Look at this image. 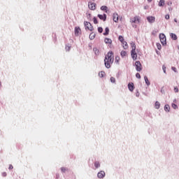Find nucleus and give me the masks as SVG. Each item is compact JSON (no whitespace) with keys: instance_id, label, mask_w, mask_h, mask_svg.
<instances>
[{"instance_id":"nucleus-49","label":"nucleus","mask_w":179,"mask_h":179,"mask_svg":"<svg viewBox=\"0 0 179 179\" xmlns=\"http://www.w3.org/2000/svg\"><path fill=\"white\" fill-rule=\"evenodd\" d=\"M0 87H1V83H0Z\"/></svg>"},{"instance_id":"nucleus-1","label":"nucleus","mask_w":179,"mask_h":179,"mask_svg":"<svg viewBox=\"0 0 179 179\" xmlns=\"http://www.w3.org/2000/svg\"><path fill=\"white\" fill-rule=\"evenodd\" d=\"M113 62H114V53L113 52H108L104 59L106 68L110 69L111 65H113Z\"/></svg>"},{"instance_id":"nucleus-11","label":"nucleus","mask_w":179,"mask_h":179,"mask_svg":"<svg viewBox=\"0 0 179 179\" xmlns=\"http://www.w3.org/2000/svg\"><path fill=\"white\" fill-rule=\"evenodd\" d=\"M97 176L99 178H104V177H106V172H104L103 171H101L98 173Z\"/></svg>"},{"instance_id":"nucleus-20","label":"nucleus","mask_w":179,"mask_h":179,"mask_svg":"<svg viewBox=\"0 0 179 179\" xmlns=\"http://www.w3.org/2000/svg\"><path fill=\"white\" fill-rule=\"evenodd\" d=\"M170 36H171L172 40H177V35H176V34L171 33Z\"/></svg>"},{"instance_id":"nucleus-22","label":"nucleus","mask_w":179,"mask_h":179,"mask_svg":"<svg viewBox=\"0 0 179 179\" xmlns=\"http://www.w3.org/2000/svg\"><path fill=\"white\" fill-rule=\"evenodd\" d=\"M99 78H104V76H106V72H104V71L99 72Z\"/></svg>"},{"instance_id":"nucleus-38","label":"nucleus","mask_w":179,"mask_h":179,"mask_svg":"<svg viewBox=\"0 0 179 179\" xmlns=\"http://www.w3.org/2000/svg\"><path fill=\"white\" fill-rule=\"evenodd\" d=\"M171 69H172V71H173V72H177V69L176 67L172 66Z\"/></svg>"},{"instance_id":"nucleus-27","label":"nucleus","mask_w":179,"mask_h":179,"mask_svg":"<svg viewBox=\"0 0 179 179\" xmlns=\"http://www.w3.org/2000/svg\"><path fill=\"white\" fill-rule=\"evenodd\" d=\"M118 40H119V41H120V43H124V41H125L124 40V36H119Z\"/></svg>"},{"instance_id":"nucleus-42","label":"nucleus","mask_w":179,"mask_h":179,"mask_svg":"<svg viewBox=\"0 0 179 179\" xmlns=\"http://www.w3.org/2000/svg\"><path fill=\"white\" fill-rule=\"evenodd\" d=\"M7 175H8V174L6 173V172H3V173H2L3 177H6Z\"/></svg>"},{"instance_id":"nucleus-19","label":"nucleus","mask_w":179,"mask_h":179,"mask_svg":"<svg viewBox=\"0 0 179 179\" xmlns=\"http://www.w3.org/2000/svg\"><path fill=\"white\" fill-rule=\"evenodd\" d=\"M108 33H110V29H108V27H106L105 29V32L103 33V36H108Z\"/></svg>"},{"instance_id":"nucleus-46","label":"nucleus","mask_w":179,"mask_h":179,"mask_svg":"<svg viewBox=\"0 0 179 179\" xmlns=\"http://www.w3.org/2000/svg\"><path fill=\"white\" fill-rule=\"evenodd\" d=\"M148 2H152V0H148Z\"/></svg>"},{"instance_id":"nucleus-12","label":"nucleus","mask_w":179,"mask_h":179,"mask_svg":"<svg viewBox=\"0 0 179 179\" xmlns=\"http://www.w3.org/2000/svg\"><path fill=\"white\" fill-rule=\"evenodd\" d=\"M98 17H99V19L101 20H103V22H106V19H107V15L103 14V15H98Z\"/></svg>"},{"instance_id":"nucleus-28","label":"nucleus","mask_w":179,"mask_h":179,"mask_svg":"<svg viewBox=\"0 0 179 179\" xmlns=\"http://www.w3.org/2000/svg\"><path fill=\"white\" fill-rule=\"evenodd\" d=\"M164 110H165V111H170V106L165 105Z\"/></svg>"},{"instance_id":"nucleus-23","label":"nucleus","mask_w":179,"mask_h":179,"mask_svg":"<svg viewBox=\"0 0 179 179\" xmlns=\"http://www.w3.org/2000/svg\"><path fill=\"white\" fill-rule=\"evenodd\" d=\"M164 4H165L164 0H160L158 3V6H164Z\"/></svg>"},{"instance_id":"nucleus-47","label":"nucleus","mask_w":179,"mask_h":179,"mask_svg":"<svg viewBox=\"0 0 179 179\" xmlns=\"http://www.w3.org/2000/svg\"><path fill=\"white\" fill-rule=\"evenodd\" d=\"M133 27H136V25H133Z\"/></svg>"},{"instance_id":"nucleus-10","label":"nucleus","mask_w":179,"mask_h":179,"mask_svg":"<svg viewBox=\"0 0 179 179\" xmlns=\"http://www.w3.org/2000/svg\"><path fill=\"white\" fill-rule=\"evenodd\" d=\"M88 7H89V9H90L91 10H96V3H89Z\"/></svg>"},{"instance_id":"nucleus-9","label":"nucleus","mask_w":179,"mask_h":179,"mask_svg":"<svg viewBox=\"0 0 179 179\" xmlns=\"http://www.w3.org/2000/svg\"><path fill=\"white\" fill-rule=\"evenodd\" d=\"M128 89L130 92H134V89H135V85H134L133 83H129L128 84Z\"/></svg>"},{"instance_id":"nucleus-35","label":"nucleus","mask_w":179,"mask_h":179,"mask_svg":"<svg viewBox=\"0 0 179 179\" xmlns=\"http://www.w3.org/2000/svg\"><path fill=\"white\" fill-rule=\"evenodd\" d=\"M98 31H99V33H103V28L102 27H98Z\"/></svg>"},{"instance_id":"nucleus-37","label":"nucleus","mask_w":179,"mask_h":179,"mask_svg":"<svg viewBox=\"0 0 179 179\" xmlns=\"http://www.w3.org/2000/svg\"><path fill=\"white\" fill-rule=\"evenodd\" d=\"M66 51H71V46H66Z\"/></svg>"},{"instance_id":"nucleus-48","label":"nucleus","mask_w":179,"mask_h":179,"mask_svg":"<svg viewBox=\"0 0 179 179\" xmlns=\"http://www.w3.org/2000/svg\"><path fill=\"white\" fill-rule=\"evenodd\" d=\"M157 54H159V51L157 50Z\"/></svg>"},{"instance_id":"nucleus-41","label":"nucleus","mask_w":179,"mask_h":179,"mask_svg":"<svg viewBox=\"0 0 179 179\" xmlns=\"http://www.w3.org/2000/svg\"><path fill=\"white\" fill-rule=\"evenodd\" d=\"M174 92H175V93H178V87H175L174 88Z\"/></svg>"},{"instance_id":"nucleus-16","label":"nucleus","mask_w":179,"mask_h":179,"mask_svg":"<svg viewBox=\"0 0 179 179\" xmlns=\"http://www.w3.org/2000/svg\"><path fill=\"white\" fill-rule=\"evenodd\" d=\"M104 42L106 43V44H111V43H113V41L110 38H106L104 39Z\"/></svg>"},{"instance_id":"nucleus-44","label":"nucleus","mask_w":179,"mask_h":179,"mask_svg":"<svg viewBox=\"0 0 179 179\" xmlns=\"http://www.w3.org/2000/svg\"><path fill=\"white\" fill-rule=\"evenodd\" d=\"M172 107H173V108H176L177 107V105H176V103H173V104H172Z\"/></svg>"},{"instance_id":"nucleus-4","label":"nucleus","mask_w":179,"mask_h":179,"mask_svg":"<svg viewBox=\"0 0 179 179\" xmlns=\"http://www.w3.org/2000/svg\"><path fill=\"white\" fill-rule=\"evenodd\" d=\"M159 40L162 45H166V44H167L166 35L164 34H159Z\"/></svg>"},{"instance_id":"nucleus-17","label":"nucleus","mask_w":179,"mask_h":179,"mask_svg":"<svg viewBox=\"0 0 179 179\" xmlns=\"http://www.w3.org/2000/svg\"><path fill=\"white\" fill-rule=\"evenodd\" d=\"M120 55L122 58H124V57H127V51L125 50H122L120 52Z\"/></svg>"},{"instance_id":"nucleus-43","label":"nucleus","mask_w":179,"mask_h":179,"mask_svg":"<svg viewBox=\"0 0 179 179\" xmlns=\"http://www.w3.org/2000/svg\"><path fill=\"white\" fill-rule=\"evenodd\" d=\"M162 69H163L164 72L166 73V67H165V66H162Z\"/></svg>"},{"instance_id":"nucleus-30","label":"nucleus","mask_w":179,"mask_h":179,"mask_svg":"<svg viewBox=\"0 0 179 179\" xmlns=\"http://www.w3.org/2000/svg\"><path fill=\"white\" fill-rule=\"evenodd\" d=\"M156 45L158 50H162V45L159 43H157Z\"/></svg>"},{"instance_id":"nucleus-7","label":"nucleus","mask_w":179,"mask_h":179,"mask_svg":"<svg viewBox=\"0 0 179 179\" xmlns=\"http://www.w3.org/2000/svg\"><path fill=\"white\" fill-rule=\"evenodd\" d=\"M147 20H148V22H149V23H155V22L156 20V17H155L153 16H148V17H147Z\"/></svg>"},{"instance_id":"nucleus-24","label":"nucleus","mask_w":179,"mask_h":179,"mask_svg":"<svg viewBox=\"0 0 179 179\" xmlns=\"http://www.w3.org/2000/svg\"><path fill=\"white\" fill-rule=\"evenodd\" d=\"M96 37V34H94V33H91L90 34V40H94V38Z\"/></svg>"},{"instance_id":"nucleus-39","label":"nucleus","mask_w":179,"mask_h":179,"mask_svg":"<svg viewBox=\"0 0 179 179\" xmlns=\"http://www.w3.org/2000/svg\"><path fill=\"white\" fill-rule=\"evenodd\" d=\"M8 169L9 170H13V166L12 164H10L9 167H8Z\"/></svg>"},{"instance_id":"nucleus-5","label":"nucleus","mask_w":179,"mask_h":179,"mask_svg":"<svg viewBox=\"0 0 179 179\" xmlns=\"http://www.w3.org/2000/svg\"><path fill=\"white\" fill-rule=\"evenodd\" d=\"M135 66H136V70L138 72H141V71H142V64H141V62L139 61L136 62Z\"/></svg>"},{"instance_id":"nucleus-31","label":"nucleus","mask_w":179,"mask_h":179,"mask_svg":"<svg viewBox=\"0 0 179 179\" xmlns=\"http://www.w3.org/2000/svg\"><path fill=\"white\" fill-rule=\"evenodd\" d=\"M115 62H116V64H120V57L119 56H117L115 57Z\"/></svg>"},{"instance_id":"nucleus-14","label":"nucleus","mask_w":179,"mask_h":179,"mask_svg":"<svg viewBox=\"0 0 179 179\" xmlns=\"http://www.w3.org/2000/svg\"><path fill=\"white\" fill-rule=\"evenodd\" d=\"M113 21H115V22H118V14L115 13H113Z\"/></svg>"},{"instance_id":"nucleus-6","label":"nucleus","mask_w":179,"mask_h":179,"mask_svg":"<svg viewBox=\"0 0 179 179\" xmlns=\"http://www.w3.org/2000/svg\"><path fill=\"white\" fill-rule=\"evenodd\" d=\"M131 55L134 61H136L138 59V53H136V50L131 51Z\"/></svg>"},{"instance_id":"nucleus-21","label":"nucleus","mask_w":179,"mask_h":179,"mask_svg":"<svg viewBox=\"0 0 179 179\" xmlns=\"http://www.w3.org/2000/svg\"><path fill=\"white\" fill-rule=\"evenodd\" d=\"M93 51L94 52L96 55H99V54H100V51L99 50V49H97V48H94Z\"/></svg>"},{"instance_id":"nucleus-2","label":"nucleus","mask_w":179,"mask_h":179,"mask_svg":"<svg viewBox=\"0 0 179 179\" xmlns=\"http://www.w3.org/2000/svg\"><path fill=\"white\" fill-rule=\"evenodd\" d=\"M141 22V17H139V16L136 15L134 17H131L130 19V23L134 24L135 23L136 24H139V23Z\"/></svg>"},{"instance_id":"nucleus-26","label":"nucleus","mask_w":179,"mask_h":179,"mask_svg":"<svg viewBox=\"0 0 179 179\" xmlns=\"http://www.w3.org/2000/svg\"><path fill=\"white\" fill-rule=\"evenodd\" d=\"M155 108H157V110H159V108H160V102L159 101L155 102Z\"/></svg>"},{"instance_id":"nucleus-50","label":"nucleus","mask_w":179,"mask_h":179,"mask_svg":"<svg viewBox=\"0 0 179 179\" xmlns=\"http://www.w3.org/2000/svg\"><path fill=\"white\" fill-rule=\"evenodd\" d=\"M136 96H138V94H136Z\"/></svg>"},{"instance_id":"nucleus-32","label":"nucleus","mask_w":179,"mask_h":179,"mask_svg":"<svg viewBox=\"0 0 179 179\" xmlns=\"http://www.w3.org/2000/svg\"><path fill=\"white\" fill-rule=\"evenodd\" d=\"M61 170H62V173H65V172L68 170V169H66V168H65V167H62V168H61Z\"/></svg>"},{"instance_id":"nucleus-25","label":"nucleus","mask_w":179,"mask_h":179,"mask_svg":"<svg viewBox=\"0 0 179 179\" xmlns=\"http://www.w3.org/2000/svg\"><path fill=\"white\" fill-rule=\"evenodd\" d=\"M107 9H108V8L107 7V6H102L101 7V10H105L106 13H107Z\"/></svg>"},{"instance_id":"nucleus-3","label":"nucleus","mask_w":179,"mask_h":179,"mask_svg":"<svg viewBox=\"0 0 179 179\" xmlns=\"http://www.w3.org/2000/svg\"><path fill=\"white\" fill-rule=\"evenodd\" d=\"M84 26L85 27V30H90V31H93V30H94L93 25L87 21L84 22Z\"/></svg>"},{"instance_id":"nucleus-40","label":"nucleus","mask_w":179,"mask_h":179,"mask_svg":"<svg viewBox=\"0 0 179 179\" xmlns=\"http://www.w3.org/2000/svg\"><path fill=\"white\" fill-rule=\"evenodd\" d=\"M165 19H166V20H169V19H170V15H165Z\"/></svg>"},{"instance_id":"nucleus-18","label":"nucleus","mask_w":179,"mask_h":179,"mask_svg":"<svg viewBox=\"0 0 179 179\" xmlns=\"http://www.w3.org/2000/svg\"><path fill=\"white\" fill-rule=\"evenodd\" d=\"M144 80L148 86L150 85V82L149 81L148 76H144Z\"/></svg>"},{"instance_id":"nucleus-29","label":"nucleus","mask_w":179,"mask_h":179,"mask_svg":"<svg viewBox=\"0 0 179 179\" xmlns=\"http://www.w3.org/2000/svg\"><path fill=\"white\" fill-rule=\"evenodd\" d=\"M94 166L96 167V169H99V167H100V163H99V162H95Z\"/></svg>"},{"instance_id":"nucleus-34","label":"nucleus","mask_w":179,"mask_h":179,"mask_svg":"<svg viewBox=\"0 0 179 179\" xmlns=\"http://www.w3.org/2000/svg\"><path fill=\"white\" fill-rule=\"evenodd\" d=\"M110 82H111L112 83H115V78L114 77H111V78H110Z\"/></svg>"},{"instance_id":"nucleus-15","label":"nucleus","mask_w":179,"mask_h":179,"mask_svg":"<svg viewBox=\"0 0 179 179\" xmlns=\"http://www.w3.org/2000/svg\"><path fill=\"white\" fill-rule=\"evenodd\" d=\"M122 47L124 48V50H127L128 49V43H127V41H124L122 43Z\"/></svg>"},{"instance_id":"nucleus-33","label":"nucleus","mask_w":179,"mask_h":179,"mask_svg":"<svg viewBox=\"0 0 179 179\" xmlns=\"http://www.w3.org/2000/svg\"><path fill=\"white\" fill-rule=\"evenodd\" d=\"M93 20H94V24H97V23H99V22L97 21V18H96V17H94L93 18Z\"/></svg>"},{"instance_id":"nucleus-13","label":"nucleus","mask_w":179,"mask_h":179,"mask_svg":"<svg viewBox=\"0 0 179 179\" xmlns=\"http://www.w3.org/2000/svg\"><path fill=\"white\" fill-rule=\"evenodd\" d=\"M130 45H131V51H136V45L134 42H131L130 43Z\"/></svg>"},{"instance_id":"nucleus-51","label":"nucleus","mask_w":179,"mask_h":179,"mask_svg":"<svg viewBox=\"0 0 179 179\" xmlns=\"http://www.w3.org/2000/svg\"><path fill=\"white\" fill-rule=\"evenodd\" d=\"M136 96H138V94H136Z\"/></svg>"},{"instance_id":"nucleus-36","label":"nucleus","mask_w":179,"mask_h":179,"mask_svg":"<svg viewBox=\"0 0 179 179\" xmlns=\"http://www.w3.org/2000/svg\"><path fill=\"white\" fill-rule=\"evenodd\" d=\"M136 77L138 78V79H141V74L139 73H137L136 74Z\"/></svg>"},{"instance_id":"nucleus-45","label":"nucleus","mask_w":179,"mask_h":179,"mask_svg":"<svg viewBox=\"0 0 179 179\" xmlns=\"http://www.w3.org/2000/svg\"><path fill=\"white\" fill-rule=\"evenodd\" d=\"M174 22H176V23H177V19H174Z\"/></svg>"},{"instance_id":"nucleus-8","label":"nucleus","mask_w":179,"mask_h":179,"mask_svg":"<svg viewBox=\"0 0 179 179\" xmlns=\"http://www.w3.org/2000/svg\"><path fill=\"white\" fill-rule=\"evenodd\" d=\"M80 31H82V30L80 29V27H75V29H74L75 36H79V34H80Z\"/></svg>"}]
</instances>
